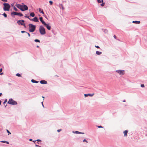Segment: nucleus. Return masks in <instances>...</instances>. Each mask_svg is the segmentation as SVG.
Here are the masks:
<instances>
[{"instance_id":"f257e3e1","label":"nucleus","mask_w":147,"mask_h":147,"mask_svg":"<svg viewBox=\"0 0 147 147\" xmlns=\"http://www.w3.org/2000/svg\"><path fill=\"white\" fill-rule=\"evenodd\" d=\"M16 7L22 11L27 10L28 9L27 6L24 4L22 5L20 4H17L16 5Z\"/></svg>"},{"instance_id":"f03ea898","label":"nucleus","mask_w":147,"mask_h":147,"mask_svg":"<svg viewBox=\"0 0 147 147\" xmlns=\"http://www.w3.org/2000/svg\"><path fill=\"white\" fill-rule=\"evenodd\" d=\"M29 31L30 32H34L36 29V26L32 24H28Z\"/></svg>"},{"instance_id":"7ed1b4c3","label":"nucleus","mask_w":147,"mask_h":147,"mask_svg":"<svg viewBox=\"0 0 147 147\" xmlns=\"http://www.w3.org/2000/svg\"><path fill=\"white\" fill-rule=\"evenodd\" d=\"M4 5L3 10L5 11H9L10 7V6L9 4L7 3H4L3 4Z\"/></svg>"},{"instance_id":"20e7f679","label":"nucleus","mask_w":147,"mask_h":147,"mask_svg":"<svg viewBox=\"0 0 147 147\" xmlns=\"http://www.w3.org/2000/svg\"><path fill=\"white\" fill-rule=\"evenodd\" d=\"M39 30L41 35L45 34L46 32L45 28L42 26H40L39 27Z\"/></svg>"},{"instance_id":"39448f33","label":"nucleus","mask_w":147,"mask_h":147,"mask_svg":"<svg viewBox=\"0 0 147 147\" xmlns=\"http://www.w3.org/2000/svg\"><path fill=\"white\" fill-rule=\"evenodd\" d=\"M7 103L12 105H15L17 104V102L13 100L12 98H10L7 102Z\"/></svg>"},{"instance_id":"423d86ee","label":"nucleus","mask_w":147,"mask_h":147,"mask_svg":"<svg viewBox=\"0 0 147 147\" xmlns=\"http://www.w3.org/2000/svg\"><path fill=\"white\" fill-rule=\"evenodd\" d=\"M115 71L121 75H123L125 74V71L124 70H116Z\"/></svg>"},{"instance_id":"0eeeda50","label":"nucleus","mask_w":147,"mask_h":147,"mask_svg":"<svg viewBox=\"0 0 147 147\" xmlns=\"http://www.w3.org/2000/svg\"><path fill=\"white\" fill-rule=\"evenodd\" d=\"M11 14L12 15H17L19 16L20 17L22 16H23V14L21 13H18L16 12L13 11L11 13Z\"/></svg>"},{"instance_id":"6e6552de","label":"nucleus","mask_w":147,"mask_h":147,"mask_svg":"<svg viewBox=\"0 0 147 147\" xmlns=\"http://www.w3.org/2000/svg\"><path fill=\"white\" fill-rule=\"evenodd\" d=\"M25 22V21L24 20H19L17 21V23L19 25H22Z\"/></svg>"},{"instance_id":"1a4fd4ad","label":"nucleus","mask_w":147,"mask_h":147,"mask_svg":"<svg viewBox=\"0 0 147 147\" xmlns=\"http://www.w3.org/2000/svg\"><path fill=\"white\" fill-rule=\"evenodd\" d=\"M43 25L46 27L48 30H51V26H49L48 24H47L45 23Z\"/></svg>"},{"instance_id":"9d476101","label":"nucleus","mask_w":147,"mask_h":147,"mask_svg":"<svg viewBox=\"0 0 147 147\" xmlns=\"http://www.w3.org/2000/svg\"><path fill=\"white\" fill-rule=\"evenodd\" d=\"M31 20V21H33L34 22H39V20H38V19L36 17H34L33 19H32Z\"/></svg>"},{"instance_id":"9b49d317","label":"nucleus","mask_w":147,"mask_h":147,"mask_svg":"<svg viewBox=\"0 0 147 147\" xmlns=\"http://www.w3.org/2000/svg\"><path fill=\"white\" fill-rule=\"evenodd\" d=\"M94 94V93L93 94H84V96L85 97H86L88 96H93V95Z\"/></svg>"},{"instance_id":"f8f14e48","label":"nucleus","mask_w":147,"mask_h":147,"mask_svg":"<svg viewBox=\"0 0 147 147\" xmlns=\"http://www.w3.org/2000/svg\"><path fill=\"white\" fill-rule=\"evenodd\" d=\"M40 83L42 84H46L47 83V82L45 80H42L40 81Z\"/></svg>"},{"instance_id":"ddd939ff","label":"nucleus","mask_w":147,"mask_h":147,"mask_svg":"<svg viewBox=\"0 0 147 147\" xmlns=\"http://www.w3.org/2000/svg\"><path fill=\"white\" fill-rule=\"evenodd\" d=\"M39 19L40 22H42L43 24H44L45 22L43 20V18L42 17H40Z\"/></svg>"},{"instance_id":"4468645a","label":"nucleus","mask_w":147,"mask_h":147,"mask_svg":"<svg viewBox=\"0 0 147 147\" xmlns=\"http://www.w3.org/2000/svg\"><path fill=\"white\" fill-rule=\"evenodd\" d=\"M73 133L74 134H83L84 133L78 131H73Z\"/></svg>"},{"instance_id":"2eb2a0df","label":"nucleus","mask_w":147,"mask_h":147,"mask_svg":"<svg viewBox=\"0 0 147 147\" xmlns=\"http://www.w3.org/2000/svg\"><path fill=\"white\" fill-rule=\"evenodd\" d=\"M140 21H133L132 23H135L136 24H139L140 23Z\"/></svg>"},{"instance_id":"dca6fc26","label":"nucleus","mask_w":147,"mask_h":147,"mask_svg":"<svg viewBox=\"0 0 147 147\" xmlns=\"http://www.w3.org/2000/svg\"><path fill=\"white\" fill-rule=\"evenodd\" d=\"M102 53L101 52L99 51H96V54L99 55H101L102 54Z\"/></svg>"},{"instance_id":"f3484780","label":"nucleus","mask_w":147,"mask_h":147,"mask_svg":"<svg viewBox=\"0 0 147 147\" xmlns=\"http://www.w3.org/2000/svg\"><path fill=\"white\" fill-rule=\"evenodd\" d=\"M59 7H60V8H61L63 10L64 9V8L63 7V5L62 4H59Z\"/></svg>"},{"instance_id":"a211bd4d","label":"nucleus","mask_w":147,"mask_h":147,"mask_svg":"<svg viewBox=\"0 0 147 147\" xmlns=\"http://www.w3.org/2000/svg\"><path fill=\"white\" fill-rule=\"evenodd\" d=\"M31 82L33 83H37L38 82V81H36L34 79H32L31 80Z\"/></svg>"},{"instance_id":"6ab92c4d","label":"nucleus","mask_w":147,"mask_h":147,"mask_svg":"<svg viewBox=\"0 0 147 147\" xmlns=\"http://www.w3.org/2000/svg\"><path fill=\"white\" fill-rule=\"evenodd\" d=\"M30 16L32 17H34L35 16V14L34 12H32L30 13Z\"/></svg>"},{"instance_id":"aec40b11","label":"nucleus","mask_w":147,"mask_h":147,"mask_svg":"<svg viewBox=\"0 0 147 147\" xmlns=\"http://www.w3.org/2000/svg\"><path fill=\"white\" fill-rule=\"evenodd\" d=\"M38 10H39V12H40V13H41L43 14H44V13L43 11V10H42L41 9V8H39Z\"/></svg>"},{"instance_id":"412c9836","label":"nucleus","mask_w":147,"mask_h":147,"mask_svg":"<svg viewBox=\"0 0 147 147\" xmlns=\"http://www.w3.org/2000/svg\"><path fill=\"white\" fill-rule=\"evenodd\" d=\"M128 132V131L127 130H126L123 131V133L124 134V135L125 136H127V134Z\"/></svg>"},{"instance_id":"4be33fe9","label":"nucleus","mask_w":147,"mask_h":147,"mask_svg":"<svg viewBox=\"0 0 147 147\" xmlns=\"http://www.w3.org/2000/svg\"><path fill=\"white\" fill-rule=\"evenodd\" d=\"M102 30L104 32V33H106L108 32V30H107L105 29H102Z\"/></svg>"},{"instance_id":"5701e85b","label":"nucleus","mask_w":147,"mask_h":147,"mask_svg":"<svg viewBox=\"0 0 147 147\" xmlns=\"http://www.w3.org/2000/svg\"><path fill=\"white\" fill-rule=\"evenodd\" d=\"M102 2V3L100 4V5L102 6H103L105 5V3L103 2V0H101Z\"/></svg>"},{"instance_id":"b1692460","label":"nucleus","mask_w":147,"mask_h":147,"mask_svg":"<svg viewBox=\"0 0 147 147\" xmlns=\"http://www.w3.org/2000/svg\"><path fill=\"white\" fill-rule=\"evenodd\" d=\"M34 41L36 42H40V41L38 39H36L34 40Z\"/></svg>"},{"instance_id":"393cba45","label":"nucleus","mask_w":147,"mask_h":147,"mask_svg":"<svg viewBox=\"0 0 147 147\" xmlns=\"http://www.w3.org/2000/svg\"><path fill=\"white\" fill-rule=\"evenodd\" d=\"M2 15L5 17L6 18L7 17V15L5 13H4Z\"/></svg>"},{"instance_id":"a878e982","label":"nucleus","mask_w":147,"mask_h":147,"mask_svg":"<svg viewBox=\"0 0 147 147\" xmlns=\"http://www.w3.org/2000/svg\"><path fill=\"white\" fill-rule=\"evenodd\" d=\"M16 75L17 76H18V77H21V75L19 74V73H17L16 74Z\"/></svg>"},{"instance_id":"bb28decb","label":"nucleus","mask_w":147,"mask_h":147,"mask_svg":"<svg viewBox=\"0 0 147 147\" xmlns=\"http://www.w3.org/2000/svg\"><path fill=\"white\" fill-rule=\"evenodd\" d=\"M13 9L15 11H18V9L15 7H13Z\"/></svg>"},{"instance_id":"cd10ccee","label":"nucleus","mask_w":147,"mask_h":147,"mask_svg":"<svg viewBox=\"0 0 147 147\" xmlns=\"http://www.w3.org/2000/svg\"><path fill=\"white\" fill-rule=\"evenodd\" d=\"M25 18H28L30 20H31V19L28 16H27L26 15L24 16Z\"/></svg>"},{"instance_id":"c85d7f7f","label":"nucleus","mask_w":147,"mask_h":147,"mask_svg":"<svg viewBox=\"0 0 147 147\" xmlns=\"http://www.w3.org/2000/svg\"><path fill=\"white\" fill-rule=\"evenodd\" d=\"M49 3H50V4L51 5H52L53 4V2L52 1H49Z\"/></svg>"},{"instance_id":"c756f323","label":"nucleus","mask_w":147,"mask_h":147,"mask_svg":"<svg viewBox=\"0 0 147 147\" xmlns=\"http://www.w3.org/2000/svg\"><path fill=\"white\" fill-rule=\"evenodd\" d=\"M6 131L8 133V135H9V134H11V133L9 131L8 129H6Z\"/></svg>"},{"instance_id":"7c9ffc66","label":"nucleus","mask_w":147,"mask_h":147,"mask_svg":"<svg viewBox=\"0 0 147 147\" xmlns=\"http://www.w3.org/2000/svg\"><path fill=\"white\" fill-rule=\"evenodd\" d=\"M83 142H86V143H88V142L86 140V139H84L83 140Z\"/></svg>"},{"instance_id":"2f4dec72","label":"nucleus","mask_w":147,"mask_h":147,"mask_svg":"<svg viewBox=\"0 0 147 147\" xmlns=\"http://www.w3.org/2000/svg\"><path fill=\"white\" fill-rule=\"evenodd\" d=\"M21 32L22 33H26L27 32H26V31H21Z\"/></svg>"},{"instance_id":"473e14b6","label":"nucleus","mask_w":147,"mask_h":147,"mask_svg":"<svg viewBox=\"0 0 147 147\" xmlns=\"http://www.w3.org/2000/svg\"><path fill=\"white\" fill-rule=\"evenodd\" d=\"M141 87H144V84H142L141 85Z\"/></svg>"},{"instance_id":"72a5a7b5","label":"nucleus","mask_w":147,"mask_h":147,"mask_svg":"<svg viewBox=\"0 0 147 147\" xmlns=\"http://www.w3.org/2000/svg\"><path fill=\"white\" fill-rule=\"evenodd\" d=\"M97 1L98 3H101L102 2V1H100V0H97Z\"/></svg>"},{"instance_id":"f704fd0d","label":"nucleus","mask_w":147,"mask_h":147,"mask_svg":"<svg viewBox=\"0 0 147 147\" xmlns=\"http://www.w3.org/2000/svg\"><path fill=\"white\" fill-rule=\"evenodd\" d=\"M61 130H62V129H58L57 131L58 132H60Z\"/></svg>"},{"instance_id":"c9c22d12","label":"nucleus","mask_w":147,"mask_h":147,"mask_svg":"<svg viewBox=\"0 0 147 147\" xmlns=\"http://www.w3.org/2000/svg\"><path fill=\"white\" fill-rule=\"evenodd\" d=\"M22 26H23L25 28H26V25H25V24L23 23V25H22Z\"/></svg>"},{"instance_id":"e433bc0d","label":"nucleus","mask_w":147,"mask_h":147,"mask_svg":"<svg viewBox=\"0 0 147 147\" xmlns=\"http://www.w3.org/2000/svg\"><path fill=\"white\" fill-rule=\"evenodd\" d=\"M97 127L98 128H102L103 127L102 126H97Z\"/></svg>"},{"instance_id":"4c0bfd02","label":"nucleus","mask_w":147,"mask_h":147,"mask_svg":"<svg viewBox=\"0 0 147 147\" xmlns=\"http://www.w3.org/2000/svg\"><path fill=\"white\" fill-rule=\"evenodd\" d=\"M26 33H27L28 34V35L29 37L30 36V34L29 33L26 32Z\"/></svg>"},{"instance_id":"58836bf2","label":"nucleus","mask_w":147,"mask_h":147,"mask_svg":"<svg viewBox=\"0 0 147 147\" xmlns=\"http://www.w3.org/2000/svg\"><path fill=\"white\" fill-rule=\"evenodd\" d=\"M6 141H0L2 143H5Z\"/></svg>"},{"instance_id":"ea45409f","label":"nucleus","mask_w":147,"mask_h":147,"mask_svg":"<svg viewBox=\"0 0 147 147\" xmlns=\"http://www.w3.org/2000/svg\"><path fill=\"white\" fill-rule=\"evenodd\" d=\"M95 47L97 48H100V47L98 46H95Z\"/></svg>"},{"instance_id":"a19ab883","label":"nucleus","mask_w":147,"mask_h":147,"mask_svg":"<svg viewBox=\"0 0 147 147\" xmlns=\"http://www.w3.org/2000/svg\"><path fill=\"white\" fill-rule=\"evenodd\" d=\"M7 101V99H6L5 100V101H4V102L3 103L4 104H5V102H6Z\"/></svg>"},{"instance_id":"79ce46f5","label":"nucleus","mask_w":147,"mask_h":147,"mask_svg":"<svg viewBox=\"0 0 147 147\" xmlns=\"http://www.w3.org/2000/svg\"><path fill=\"white\" fill-rule=\"evenodd\" d=\"M36 141H38V142H40L41 141V140L39 139H37L36 140Z\"/></svg>"},{"instance_id":"37998d69","label":"nucleus","mask_w":147,"mask_h":147,"mask_svg":"<svg viewBox=\"0 0 147 147\" xmlns=\"http://www.w3.org/2000/svg\"><path fill=\"white\" fill-rule=\"evenodd\" d=\"M2 71V69L1 68L0 69V73Z\"/></svg>"},{"instance_id":"c03bdc74","label":"nucleus","mask_w":147,"mask_h":147,"mask_svg":"<svg viewBox=\"0 0 147 147\" xmlns=\"http://www.w3.org/2000/svg\"><path fill=\"white\" fill-rule=\"evenodd\" d=\"M5 143H6L7 144H9V142H8V141H6Z\"/></svg>"},{"instance_id":"a18cd8bd","label":"nucleus","mask_w":147,"mask_h":147,"mask_svg":"<svg viewBox=\"0 0 147 147\" xmlns=\"http://www.w3.org/2000/svg\"><path fill=\"white\" fill-rule=\"evenodd\" d=\"M114 37L116 39V36L115 35H114Z\"/></svg>"},{"instance_id":"49530a36","label":"nucleus","mask_w":147,"mask_h":147,"mask_svg":"<svg viewBox=\"0 0 147 147\" xmlns=\"http://www.w3.org/2000/svg\"><path fill=\"white\" fill-rule=\"evenodd\" d=\"M35 146H36V147H38V146H39V145H37V144H36L35 145Z\"/></svg>"},{"instance_id":"de8ad7c7","label":"nucleus","mask_w":147,"mask_h":147,"mask_svg":"<svg viewBox=\"0 0 147 147\" xmlns=\"http://www.w3.org/2000/svg\"><path fill=\"white\" fill-rule=\"evenodd\" d=\"M3 74V73H1L0 74V75H2V74Z\"/></svg>"},{"instance_id":"09e8293b","label":"nucleus","mask_w":147,"mask_h":147,"mask_svg":"<svg viewBox=\"0 0 147 147\" xmlns=\"http://www.w3.org/2000/svg\"><path fill=\"white\" fill-rule=\"evenodd\" d=\"M29 141H32V139H30V140H29Z\"/></svg>"},{"instance_id":"8fccbe9b","label":"nucleus","mask_w":147,"mask_h":147,"mask_svg":"<svg viewBox=\"0 0 147 147\" xmlns=\"http://www.w3.org/2000/svg\"><path fill=\"white\" fill-rule=\"evenodd\" d=\"M2 95V93H0V96H1Z\"/></svg>"},{"instance_id":"3c124183","label":"nucleus","mask_w":147,"mask_h":147,"mask_svg":"<svg viewBox=\"0 0 147 147\" xmlns=\"http://www.w3.org/2000/svg\"><path fill=\"white\" fill-rule=\"evenodd\" d=\"M1 101L0 100V105L1 104Z\"/></svg>"},{"instance_id":"603ef678","label":"nucleus","mask_w":147,"mask_h":147,"mask_svg":"<svg viewBox=\"0 0 147 147\" xmlns=\"http://www.w3.org/2000/svg\"><path fill=\"white\" fill-rule=\"evenodd\" d=\"M11 6H13V4H11Z\"/></svg>"},{"instance_id":"864d4df0","label":"nucleus","mask_w":147,"mask_h":147,"mask_svg":"<svg viewBox=\"0 0 147 147\" xmlns=\"http://www.w3.org/2000/svg\"><path fill=\"white\" fill-rule=\"evenodd\" d=\"M123 102H125V100H124L123 101Z\"/></svg>"},{"instance_id":"5fc2aeb1","label":"nucleus","mask_w":147,"mask_h":147,"mask_svg":"<svg viewBox=\"0 0 147 147\" xmlns=\"http://www.w3.org/2000/svg\"><path fill=\"white\" fill-rule=\"evenodd\" d=\"M36 140H35V141H32L34 143L35 142H36Z\"/></svg>"},{"instance_id":"6e6d98bb","label":"nucleus","mask_w":147,"mask_h":147,"mask_svg":"<svg viewBox=\"0 0 147 147\" xmlns=\"http://www.w3.org/2000/svg\"><path fill=\"white\" fill-rule=\"evenodd\" d=\"M36 47H37V48H38V47H39V46H36Z\"/></svg>"},{"instance_id":"4d7b16f0","label":"nucleus","mask_w":147,"mask_h":147,"mask_svg":"<svg viewBox=\"0 0 147 147\" xmlns=\"http://www.w3.org/2000/svg\"><path fill=\"white\" fill-rule=\"evenodd\" d=\"M42 107H44V105H43V104H42Z\"/></svg>"},{"instance_id":"13d9d810","label":"nucleus","mask_w":147,"mask_h":147,"mask_svg":"<svg viewBox=\"0 0 147 147\" xmlns=\"http://www.w3.org/2000/svg\"><path fill=\"white\" fill-rule=\"evenodd\" d=\"M42 98H44V96H42Z\"/></svg>"},{"instance_id":"bf43d9fd","label":"nucleus","mask_w":147,"mask_h":147,"mask_svg":"<svg viewBox=\"0 0 147 147\" xmlns=\"http://www.w3.org/2000/svg\"><path fill=\"white\" fill-rule=\"evenodd\" d=\"M38 147H41V146H38Z\"/></svg>"},{"instance_id":"052dcab7","label":"nucleus","mask_w":147,"mask_h":147,"mask_svg":"<svg viewBox=\"0 0 147 147\" xmlns=\"http://www.w3.org/2000/svg\"><path fill=\"white\" fill-rule=\"evenodd\" d=\"M42 105L43 104V102H42Z\"/></svg>"},{"instance_id":"680f3d73","label":"nucleus","mask_w":147,"mask_h":147,"mask_svg":"<svg viewBox=\"0 0 147 147\" xmlns=\"http://www.w3.org/2000/svg\"><path fill=\"white\" fill-rule=\"evenodd\" d=\"M45 18H47H47L46 17Z\"/></svg>"},{"instance_id":"e2e57ef3","label":"nucleus","mask_w":147,"mask_h":147,"mask_svg":"<svg viewBox=\"0 0 147 147\" xmlns=\"http://www.w3.org/2000/svg\"><path fill=\"white\" fill-rule=\"evenodd\" d=\"M0 15H1V14L0 13Z\"/></svg>"}]
</instances>
